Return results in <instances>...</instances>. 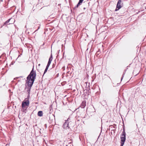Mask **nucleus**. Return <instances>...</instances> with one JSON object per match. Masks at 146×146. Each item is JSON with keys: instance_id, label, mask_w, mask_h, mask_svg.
Segmentation results:
<instances>
[{"instance_id": "obj_12", "label": "nucleus", "mask_w": 146, "mask_h": 146, "mask_svg": "<svg viewBox=\"0 0 146 146\" xmlns=\"http://www.w3.org/2000/svg\"><path fill=\"white\" fill-rule=\"evenodd\" d=\"M29 98H30V94H28L27 98H25V99H27V100H29Z\"/></svg>"}, {"instance_id": "obj_3", "label": "nucleus", "mask_w": 146, "mask_h": 146, "mask_svg": "<svg viewBox=\"0 0 146 146\" xmlns=\"http://www.w3.org/2000/svg\"><path fill=\"white\" fill-rule=\"evenodd\" d=\"M120 138L121 146H123L126 139V133H122Z\"/></svg>"}, {"instance_id": "obj_6", "label": "nucleus", "mask_w": 146, "mask_h": 146, "mask_svg": "<svg viewBox=\"0 0 146 146\" xmlns=\"http://www.w3.org/2000/svg\"><path fill=\"white\" fill-rule=\"evenodd\" d=\"M86 102L85 101H83L82 102V104L80 106V107L82 108H84L86 106Z\"/></svg>"}, {"instance_id": "obj_7", "label": "nucleus", "mask_w": 146, "mask_h": 146, "mask_svg": "<svg viewBox=\"0 0 146 146\" xmlns=\"http://www.w3.org/2000/svg\"><path fill=\"white\" fill-rule=\"evenodd\" d=\"M121 4L117 3V5L116 8L115 9V11H117L119 10L121 7V5H120Z\"/></svg>"}, {"instance_id": "obj_10", "label": "nucleus", "mask_w": 146, "mask_h": 146, "mask_svg": "<svg viewBox=\"0 0 146 146\" xmlns=\"http://www.w3.org/2000/svg\"><path fill=\"white\" fill-rule=\"evenodd\" d=\"M11 19H8L7 21H6L4 23V25H6L9 23L10 20H11Z\"/></svg>"}, {"instance_id": "obj_13", "label": "nucleus", "mask_w": 146, "mask_h": 146, "mask_svg": "<svg viewBox=\"0 0 146 146\" xmlns=\"http://www.w3.org/2000/svg\"><path fill=\"white\" fill-rule=\"evenodd\" d=\"M122 133H125V129L123 128V132H122Z\"/></svg>"}, {"instance_id": "obj_17", "label": "nucleus", "mask_w": 146, "mask_h": 146, "mask_svg": "<svg viewBox=\"0 0 146 146\" xmlns=\"http://www.w3.org/2000/svg\"><path fill=\"white\" fill-rule=\"evenodd\" d=\"M86 9V8H85V7L84 8V9Z\"/></svg>"}, {"instance_id": "obj_8", "label": "nucleus", "mask_w": 146, "mask_h": 146, "mask_svg": "<svg viewBox=\"0 0 146 146\" xmlns=\"http://www.w3.org/2000/svg\"><path fill=\"white\" fill-rule=\"evenodd\" d=\"M84 0H79V1L77 5L74 8H78L79 5H81Z\"/></svg>"}, {"instance_id": "obj_16", "label": "nucleus", "mask_w": 146, "mask_h": 146, "mask_svg": "<svg viewBox=\"0 0 146 146\" xmlns=\"http://www.w3.org/2000/svg\"><path fill=\"white\" fill-rule=\"evenodd\" d=\"M124 75V74H123V76L121 78V80L122 79H123V75Z\"/></svg>"}, {"instance_id": "obj_5", "label": "nucleus", "mask_w": 146, "mask_h": 146, "mask_svg": "<svg viewBox=\"0 0 146 146\" xmlns=\"http://www.w3.org/2000/svg\"><path fill=\"white\" fill-rule=\"evenodd\" d=\"M52 54H51V55H50V56L49 59L48 61V63L47 64L46 67H47L48 68L49 67L51 63V62L52 60Z\"/></svg>"}, {"instance_id": "obj_2", "label": "nucleus", "mask_w": 146, "mask_h": 146, "mask_svg": "<svg viewBox=\"0 0 146 146\" xmlns=\"http://www.w3.org/2000/svg\"><path fill=\"white\" fill-rule=\"evenodd\" d=\"M29 104V100L27 99H25L24 101L22 102V108L23 110H26L27 108L26 106L28 107Z\"/></svg>"}, {"instance_id": "obj_14", "label": "nucleus", "mask_w": 146, "mask_h": 146, "mask_svg": "<svg viewBox=\"0 0 146 146\" xmlns=\"http://www.w3.org/2000/svg\"><path fill=\"white\" fill-rule=\"evenodd\" d=\"M121 1H120V0H118V1L117 2V3L121 4Z\"/></svg>"}, {"instance_id": "obj_15", "label": "nucleus", "mask_w": 146, "mask_h": 146, "mask_svg": "<svg viewBox=\"0 0 146 146\" xmlns=\"http://www.w3.org/2000/svg\"><path fill=\"white\" fill-rule=\"evenodd\" d=\"M23 77H23V76H20V77H17L16 78H23Z\"/></svg>"}, {"instance_id": "obj_11", "label": "nucleus", "mask_w": 146, "mask_h": 146, "mask_svg": "<svg viewBox=\"0 0 146 146\" xmlns=\"http://www.w3.org/2000/svg\"><path fill=\"white\" fill-rule=\"evenodd\" d=\"M48 67H46V68L45 70L44 71V74H43V76L44 75V74L47 71V70L48 69Z\"/></svg>"}, {"instance_id": "obj_1", "label": "nucleus", "mask_w": 146, "mask_h": 146, "mask_svg": "<svg viewBox=\"0 0 146 146\" xmlns=\"http://www.w3.org/2000/svg\"><path fill=\"white\" fill-rule=\"evenodd\" d=\"M36 75L35 71H34V69L33 68L27 78V81L26 83H27L28 86L26 87L25 89L29 94H30L31 89L35 79Z\"/></svg>"}, {"instance_id": "obj_4", "label": "nucleus", "mask_w": 146, "mask_h": 146, "mask_svg": "<svg viewBox=\"0 0 146 146\" xmlns=\"http://www.w3.org/2000/svg\"><path fill=\"white\" fill-rule=\"evenodd\" d=\"M69 118L65 121V122L64 123L62 127L64 129H68L70 128V127L69 126Z\"/></svg>"}, {"instance_id": "obj_9", "label": "nucleus", "mask_w": 146, "mask_h": 146, "mask_svg": "<svg viewBox=\"0 0 146 146\" xmlns=\"http://www.w3.org/2000/svg\"><path fill=\"white\" fill-rule=\"evenodd\" d=\"M43 113L42 111H38L37 113V115L39 117L42 116H43Z\"/></svg>"}]
</instances>
